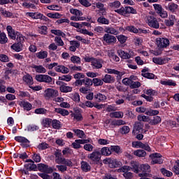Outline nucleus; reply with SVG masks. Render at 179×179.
I'll use <instances>...</instances> for the list:
<instances>
[{
	"label": "nucleus",
	"instance_id": "8",
	"mask_svg": "<svg viewBox=\"0 0 179 179\" xmlns=\"http://www.w3.org/2000/svg\"><path fill=\"white\" fill-rule=\"evenodd\" d=\"M150 157L152 159V164H163V159H162V155L159 153L151 154Z\"/></svg>",
	"mask_w": 179,
	"mask_h": 179
},
{
	"label": "nucleus",
	"instance_id": "22",
	"mask_svg": "<svg viewBox=\"0 0 179 179\" xmlns=\"http://www.w3.org/2000/svg\"><path fill=\"white\" fill-rule=\"evenodd\" d=\"M106 71L108 73H113L114 75H117V79H121V78H122V76L124 75V73L118 71L115 69H107Z\"/></svg>",
	"mask_w": 179,
	"mask_h": 179
},
{
	"label": "nucleus",
	"instance_id": "34",
	"mask_svg": "<svg viewBox=\"0 0 179 179\" xmlns=\"http://www.w3.org/2000/svg\"><path fill=\"white\" fill-rule=\"evenodd\" d=\"M59 90L62 93H69V92H72V87L62 85L59 87Z\"/></svg>",
	"mask_w": 179,
	"mask_h": 179
},
{
	"label": "nucleus",
	"instance_id": "47",
	"mask_svg": "<svg viewBox=\"0 0 179 179\" xmlns=\"http://www.w3.org/2000/svg\"><path fill=\"white\" fill-rule=\"evenodd\" d=\"M70 13H72V15H75L76 16H77L78 17H81L80 16L83 15V13L78 9L71 8V9H70Z\"/></svg>",
	"mask_w": 179,
	"mask_h": 179
},
{
	"label": "nucleus",
	"instance_id": "6",
	"mask_svg": "<svg viewBox=\"0 0 179 179\" xmlns=\"http://www.w3.org/2000/svg\"><path fill=\"white\" fill-rule=\"evenodd\" d=\"M38 170L42 173H45L46 174H51L54 172V169H52V167H50L48 165L43 163L38 164Z\"/></svg>",
	"mask_w": 179,
	"mask_h": 179
},
{
	"label": "nucleus",
	"instance_id": "63",
	"mask_svg": "<svg viewBox=\"0 0 179 179\" xmlns=\"http://www.w3.org/2000/svg\"><path fill=\"white\" fill-rule=\"evenodd\" d=\"M145 114L147 115H150V116L157 115L159 114V110H154L150 109L148 111L145 112Z\"/></svg>",
	"mask_w": 179,
	"mask_h": 179
},
{
	"label": "nucleus",
	"instance_id": "57",
	"mask_svg": "<svg viewBox=\"0 0 179 179\" xmlns=\"http://www.w3.org/2000/svg\"><path fill=\"white\" fill-rule=\"evenodd\" d=\"M125 121L122 120H117L116 121L112 122V125H114L115 127H118L120 125H125Z\"/></svg>",
	"mask_w": 179,
	"mask_h": 179
},
{
	"label": "nucleus",
	"instance_id": "17",
	"mask_svg": "<svg viewBox=\"0 0 179 179\" xmlns=\"http://www.w3.org/2000/svg\"><path fill=\"white\" fill-rule=\"evenodd\" d=\"M169 59L167 57L162 58V57H154L152 58V62L156 65H164V64H167Z\"/></svg>",
	"mask_w": 179,
	"mask_h": 179
},
{
	"label": "nucleus",
	"instance_id": "42",
	"mask_svg": "<svg viewBox=\"0 0 179 179\" xmlns=\"http://www.w3.org/2000/svg\"><path fill=\"white\" fill-rule=\"evenodd\" d=\"M21 106H23L24 110H27V111H30V110H31V103L27 101H22Z\"/></svg>",
	"mask_w": 179,
	"mask_h": 179
},
{
	"label": "nucleus",
	"instance_id": "11",
	"mask_svg": "<svg viewBox=\"0 0 179 179\" xmlns=\"http://www.w3.org/2000/svg\"><path fill=\"white\" fill-rule=\"evenodd\" d=\"M55 163L57 164H62L65 162V158L62 157V152L61 150H56L55 151Z\"/></svg>",
	"mask_w": 179,
	"mask_h": 179
},
{
	"label": "nucleus",
	"instance_id": "53",
	"mask_svg": "<svg viewBox=\"0 0 179 179\" xmlns=\"http://www.w3.org/2000/svg\"><path fill=\"white\" fill-rule=\"evenodd\" d=\"M117 38L120 44H124V43H126L128 37H127L124 35H119L117 36Z\"/></svg>",
	"mask_w": 179,
	"mask_h": 179
},
{
	"label": "nucleus",
	"instance_id": "15",
	"mask_svg": "<svg viewBox=\"0 0 179 179\" xmlns=\"http://www.w3.org/2000/svg\"><path fill=\"white\" fill-rule=\"evenodd\" d=\"M133 146L136 148V146H138V148H141V149H144L145 150H147V152H151L150 147L148 144H144L141 141H136L132 143Z\"/></svg>",
	"mask_w": 179,
	"mask_h": 179
},
{
	"label": "nucleus",
	"instance_id": "26",
	"mask_svg": "<svg viewBox=\"0 0 179 179\" xmlns=\"http://www.w3.org/2000/svg\"><path fill=\"white\" fill-rule=\"evenodd\" d=\"M105 33H107L106 34H113L114 36H117V34H118V31L115 28H113V27H106L105 28Z\"/></svg>",
	"mask_w": 179,
	"mask_h": 179
},
{
	"label": "nucleus",
	"instance_id": "3",
	"mask_svg": "<svg viewBox=\"0 0 179 179\" xmlns=\"http://www.w3.org/2000/svg\"><path fill=\"white\" fill-rule=\"evenodd\" d=\"M140 169L142 173H138V177H152V174L149 173L151 171L149 164L140 165Z\"/></svg>",
	"mask_w": 179,
	"mask_h": 179
},
{
	"label": "nucleus",
	"instance_id": "7",
	"mask_svg": "<svg viewBox=\"0 0 179 179\" xmlns=\"http://www.w3.org/2000/svg\"><path fill=\"white\" fill-rule=\"evenodd\" d=\"M148 24L150 27H152V29H159L160 27V24L159 23V21H157V19L153 16H150L148 18Z\"/></svg>",
	"mask_w": 179,
	"mask_h": 179
},
{
	"label": "nucleus",
	"instance_id": "10",
	"mask_svg": "<svg viewBox=\"0 0 179 179\" xmlns=\"http://www.w3.org/2000/svg\"><path fill=\"white\" fill-rule=\"evenodd\" d=\"M103 40L109 45L117 42V38L110 34H105L103 36Z\"/></svg>",
	"mask_w": 179,
	"mask_h": 179
},
{
	"label": "nucleus",
	"instance_id": "4",
	"mask_svg": "<svg viewBox=\"0 0 179 179\" xmlns=\"http://www.w3.org/2000/svg\"><path fill=\"white\" fill-rule=\"evenodd\" d=\"M157 45L159 48H167L170 45V40L166 38H157Z\"/></svg>",
	"mask_w": 179,
	"mask_h": 179
},
{
	"label": "nucleus",
	"instance_id": "48",
	"mask_svg": "<svg viewBox=\"0 0 179 179\" xmlns=\"http://www.w3.org/2000/svg\"><path fill=\"white\" fill-rule=\"evenodd\" d=\"M8 43V38L6 37V34L2 32L0 35V44H6Z\"/></svg>",
	"mask_w": 179,
	"mask_h": 179
},
{
	"label": "nucleus",
	"instance_id": "59",
	"mask_svg": "<svg viewBox=\"0 0 179 179\" xmlns=\"http://www.w3.org/2000/svg\"><path fill=\"white\" fill-rule=\"evenodd\" d=\"M51 119L49 118H45V120H43V125L45 127V128H48L50 125H51Z\"/></svg>",
	"mask_w": 179,
	"mask_h": 179
},
{
	"label": "nucleus",
	"instance_id": "13",
	"mask_svg": "<svg viewBox=\"0 0 179 179\" xmlns=\"http://www.w3.org/2000/svg\"><path fill=\"white\" fill-rule=\"evenodd\" d=\"M154 8L157 12V13H158V15H159V16H161V17H167L168 15H167V12L163 10V8L162 7V6L160 4H154Z\"/></svg>",
	"mask_w": 179,
	"mask_h": 179
},
{
	"label": "nucleus",
	"instance_id": "46",
	"mask_svg": "<svg viewBox=\"0 0 179 179\" xmlns=\"http://www.w3.org/2000/svg\"><path fill=\"white\" fill-rule=\"evenodd\" d=\"M11 48L15 51H17V52H19L20 51H22V43H14L12 45Z\"/></svg>",
	"mask_w": 179,
	"mask_h": 179
},
{
	"label": "nucleus",
	"instance_id": "50",
	"mask_svg": "<svg viewBox=\"0 0 179 179\" xmlns=\"http://www.w3.org/2000/svg\"><path fill=\"white\" fill-rule=\"evenodd\" d=\"M159 122H162V118L159 116H155L154 119L151 120L150 124L151 125H157Z\"/></svg>",
	"mask_w": 179,
	"mask_h": 179
},
{
	"label": "nucleus",
	"instance_id": "61",
	"mask_svg": "<svg viewBox=\"0 0 179 179\" xmlns=\"http://www.w3.org/2000/svg\"><path fill=\"white\" fill-rule=\"evenodd\" d=\"M71 61L73 64H80V57L78 56H73L71 57Z\"/></svg>",
	"mask_w": 179,
	"mask_h": 179
},
{
	"label": "nucleus",
	"instance_id": "58",
	"mask_svg": "<svg viewBox=\"0 0 179 179\" xmlns=\"http://www.w3.org/2000/svg\"><path fill=\"white\" fill-rule=\"evenodd\" d=\"M162 85H164L165 86H177V84L174 83L172 80H169L167 81H163L162 83Z\"/></svg>",
	"mask_w": 179,
	"mask_h": 179
},
{
	"label": "nucleus",
	"instance_id": "49",
	"mask_svg": "<svg viewBox=\"0 0 179 179\" xmlns=\"http://www.w3.org/2000/svg\"><path fill=\"white\" fill-rule=\"evenodd\" d=\"M118 173H127L131 171V166H123L117 170Z\"/></svg>",
	"mask_w": 179,
	"mask_h": 179
},
{
	"label": "nucleus",
	"instance_id": "14",
	"mask_svg": "<svg viewBox=\"0 0 179 179\" xmlns=\"http://www.w3.org/2000/svg\"><path fill=\"white\" fill-rule=\"evenodd\" d=\"M89 142H90L89 139L76 140L75 142L72 143V146L74 149H80V145H84V143H89Z\"/></svg>",
	"mask_w": 179,
	"mask_h": 179
},
{
	"label": "nucleus",
	"instance_id": "39",
	"mask_svg": "<svg viewBox=\"0 0 179 179\" xmlns=\"http://www.w3.org/2000/svg\"><path fill=\"white\" fill-rule=\"evenodd\" d=\"M94 99L98 101H104V100H107V96L101 93H98L94 95Z\"/></svg>",
	"mask_w": 179,
	"mask_h": 179
},
{
	"label": "nucleus",
	"instance_id": "44",
	"mask_svg": "<svg viewBox=\"0 0 179 179\" xmlns=\"http://www.w3.org/2000/svg\"><path fill=\"white\" fill-rule=\"evenodd\" d=\"M73 131L78 138H86L84 131L80 129H73Z\"/></svg>",
	"mask_w": 179,
	"mask_h": 179
},
{
	"label": "nucleus",
	"instance_id": "29",
	"mask_svg": "<svg viewBox=\"0 0 179 179\" xmlns=\"http://www.w3.org/2000/svg\"><path fill=\"white\" fill-rule=\"evenodd\" d=\"M32 68H34V69L36 70V72H37V73H45V72H47V70L45 69V68H44L41 65H39V66L34 65Z\"/></svg>",
	"mask_w": 179,
	"mask_h": 179
},
{
	"label": "nucleus",
	"instance_id": "52",
	"mask_svg": "<svg viewBox=\"0 0 179 179\" xmlns=\"http://www.w3.org/2000/svg\"><path fill=\"white\" fill-rule=\"evenodd\" d=\"M130 89H138V87H141V83L139 81H132L130 84Z\"/></svg>",
	"mask_w": 179,
	"mask_h": 179
},
{
	"label": "nucleus",
	"instance_id": "56",
	"mask_svg": "<svg viewBox=\"0 0 179 179\" xmlns=\"http://www.w3.org/2000/svg\"><path fill=\"white\" fill-rule=\"evenodd\" d=\"M51 33L55 34V36H61L62 37H65V34L61 30L52 29Z\"/></svg>",
	"mask_w": 179,
	"mask_h": 179
},
{
	"label": "nucleus",
	"instance_id": "36",
	"mask_svg": "<svg viewBox=\"0 0 179 179\" xmlns=\"http://www.w3.org/2000/svg\"><path fill=\"white\" fill-rule=\"evenodd\" d=\"M97 22L100 24H110V20L104 17L103 16L98 17Z\"/></svg>",
	"mask_w": 179,
	"mask_h": 179
},
{
	"label": "nucleus",
	"instance_id": "37",
	"mask_svg": "<svg viewBox=\"0 0 179 179\" xmlns=\"http://www.w3.org/2000/svg\"><path fill=\"white\" fill-rule=\"evenodd\" d=\"M72 117H73L74 120H76V121H82V120H83L82 113L79 112V110H76V113H73Z\"/></svg>",
	"mask_w": 179,
	"mask_h": 179
},
{
	"label": "nucleus",
	"instance_id": "24",
	"mask_svg": "<svg viewBox=\"0 0 179 179\" xmlns=\"http://www.w3.org/2000/svg\"><path fill=\"white\" fill-rule=\"evenodd\" d=\"M23 80L28 85V86H31L33 85V77L30 74H26L23 76Z\"/></svg>",
	"mask_w": 179,
	"mask_h": 179
},
{
	"label": "nucleus",
	"instance_id": "45",
	"mask_svg": "<svg viewBox=\"0 0 179 179\" xmlns=\"http://www.w3.org/2000/svg\"><path fill=\"white\" fill-rule=\"evenodd\" d=\"M51 122L54 129H59L61 128V122H59V120H53Z\"/></svg>",
	"mask_w": 179,
	"mask_h": 179
},
{
	"label": "nucleus",
	"instance_id": "31",
	"mask_svg": "<svg viewBox=\"0 0 179 179\" xmlns=\"http://www.w3.org/2000/svg\"><path fill=\"white\" fill-rule=\"evenodd\" d=\"M48 56V52L47 51H41L37 53H36V58H38V59H44L45 58H47Z\"/></svg>",
	"mask_w": 179,
	"mask_h": 179
},
{
	"label": "nucleus",
	"instance_id": "18",
	"mask_svg": "<svg viewBox=\"0 0 179 179\" xmlns=\"http://www.w3.org/2000/svg\"><path fill=\"white\" fill-rule=\"evenodd\" d=\"M176 22V15H171L169 17V19L165 20L164 23L168 27H171L174 26Z\"/></svg>",
	"mask_w": 179,
	"mask_h": 179
},
{
	"label": "nucleus",
	"instance_id": "54",
	"mask_svg": "<svg viewBox=\"0 0 179 179\" xmlns=\"http://www.w3.org/2000/svg\"><path fill=\"white\" fill-rule=\"evenodd\" d=\"M50 148V145L47 143H41L38 145V149L41 150H45V149H48Z\"/></svg>",
	"mask_w": 179,
	"mask_h": 179
},
{
	"label": "nucleus",
	"instance_id": "30",
	"mask_svg": "<svg viewBox=\"0 0 179 179\" xmlns=\"http://www.w3.org/2000/svg\"><path fill=\"white\" fill-rule=\"evenodd\" d=\"M24 167L26 170H29V171H36V170H37V165L34 163L26 164Z\"/></svg>",
	"mask_w": 179,
	"mask_h": 179
},
{
	"label": "nucleus",
	"instance_id": "23",
	"mask_svg": "<svg viewBox=\"0 0 179 179\" xmlns=\"http://www.w3.org/2000/svg\"><path fill=\"white\" fill-rule=\"evenodd\" d=\"M56 72H61L62 73H69V69L65 66H57L55 67Z\"/></svg>",
	"mask_w": 179,
	"mask_h": 179
},
{
	"label": "nucleus",
	"instance_id": "20",
	"mask_svg": "<svg viewBox=\"0 0 179 179\" xmlns=\"http://www.w3.org/2000/svg\"><path fill=\"white\" fill-rule=\"evenodd\" d=\"M117 54L122 59H129V58H131V55H129V53L122 50H117Z\"/></svg>",
	"mask_w": 179,
	"mask_h": 179
},
{
	"label": "nucleus",
	"instance_id": "60",
	"mask_svg": "<svg viewBox=\"0 0 179 179\" xmlns=\"http://www.w3.org/2000/svg\"><path fill=\"white\" fill-rule=\"evenodd\" d=\"M125 13H133L136 14V10L134 9L132 7H124Z\"/></svg>",
	"mask_w": 179,
	"mask_h": 179
},
{
	"label": "nucleus",
	"instance_id": "12",
	"mask_svg": "<svg viewBox=\"0 0 179 179\" xmlns=\"http://www.w3.org/2000/svg\"><path fill=\"white\" fill-rule=\"evenodd\" d=\"M103 59L94 58L91 65L94 69H101L103 68Z\"/></svg>",
	"mask_w": 179,
	"mask_h": 179
},
{
	"label": "nucleus",
	"instance_id": "25",
	"mask_svg": "<svg viewBox=\"0 0 179 179\" xmlns=\"http://www.w3.org/2000/svg\"><path fill=\"white\" fill-rule=\"evenodd\" d=\"M55 113H57V114H60L63 117H65L66 115H69V112L68 111V110L62 109L61 108H55Z\"/></svg>",
	"mask_w": 179,
	"mask_h": 179
},
{
	"label": "nucleus",
	"instance_id": "19",
	"mask_svg": "<svg viewBox=\"0 0 179 179\" xmlns=\"http://www.w3.org/2000/svg\"><path fill=\"white\" fill-rule=\"evenodd\" d=\"M102 80L104 83H114V82H115V78L111 75L106 74L102 78Z\"/></svg>",
	"mask_w": 179,
	"mask_h": 179
},
{
	"label": "nucleus",
	"instance_id": "27",
	"mask_svg": "<svg viewBox=\"0 0 179 179\" xmlns=\"http://www.w3.org/2000/svg\"><path fill=\"white\" fill-rule=\"evenodd\" d=\"M7 31L9 37L11 38L12 40H15L16 38L17 34L15 33V30H13L10 26L7 27Z\"/></svg>",
	"mask_w": 179,
	"mask_h": 179
},
{
	"label": "nucleus",
	"instance_id": "35",
	"mask_svg": "<svg viewBox=\"0 0 179 179\" xmlns=\"http://www.w3.org/2000/svg\"><path fill=\"white\" fill-rule=\"evenodd\" d=\"M92 85H94V86H103V85H104V81H103V80L96 78H93L92 79Z\"/></svg>",
	"mask_w": 179,
	"mask_h": 179
},
{
	"label": "nucleus",
	"instance_id": "43",
	"mask_svg": "<svg viewBox=\"0 0 179 179\" xmlns=\"http://www.w3.org/2000/svg\"><path fill=\"white\" fill-rule=\"evenodd\" d=\"M15 140L20 143H29L30 141L23 136H15Z\"/></svg>",
	"mask_w": 179,
	"mask_h": 179
},
{
	"label": "nucleus",
	"instance_id": "21",
	"mask_svg": "<svg viewBox=\"0 0 179 179\" xmlns=\"http://www.w3.org/2000/svg\"><path fill=\"white\" fill-rule=\"evenodd\" d=\"M143 128V124H142L141 122H137L135 123L134 129H133V134H136V132H140L141 129Z\"/></svg>",
	"mask_w": 179,
	"mask_h": 179
},
{
	"label": "nucleus",
	"instance_id": "55",
	"mask_svg": "<svg viewBox=\"0 0 179 179\" xmlns=\"http://www.w3.org/2000/svg\"><path fill=\"white\" fill-rule=\"evenodd\" d=\"M69 69L71 71V72H75L76 71H82V66H72V65H69L68 66Z\"/></svg>",
	"mask_w": 179,
	"mask_h": 179
},
{
	"label": "nucleus",
	"instance_id": "40",
	"mask_svg": "<svg viewBox=\"0 0 179 179\" xmlns=\"http://www.w3.org/2000/svg\"><path fill=\"white\" fill-rule=\"evenodd\" d=\"M103 162H106V163H108L110 167H111L112 169L117 167V160L115 159H112L109 158L103 160Z\"/></svg>",
	"mask_w": 179,
	"mask_h": 179
},
{
	"label": "nucleus",
	"instance_id": "9",
	"mask_svg": "<svg viewBox=\"0 0 179 179\" xmlns=\"http://www.w3.org/2000/svg\"><path fill=\"white\" fill-rule=\"evenodd\" d=\"M44 97L51 99L58 96V91L52 88H48L44 92Z\"/></svg>",
	"mask_w": 179,
	"mask_h": 179
},
{
	"label": "nucleus",
	"instance_id": "2",
	"mask_svg": "<svg viewBox=\"0 0 179 179\" xmlns=\"http://www.w3.org/2000/svg\"><path fill=\"white\" fill-rule=\"evenodd\" d=\"M83 85H84L85 87H90V86L93 85V81L87 77H84L83 79L76 80L74 83L75 86H82Z\"/></svg>",
	"mask_w": 179,
	"mask_h": 179
},
{
	"label": "nucleus",
	"instance_id": "32",
	"mask_svg": "<svg viewBox=\"0 0 179 179\" xmlns=\"http://www.w3.org/2000/svg\"><path fill=\"white\" fill-rule=\"evenodd\" d=\"M110 156L111 155V149L108 147H103L101 149V156Z\"/></svg>",
	"mask_w": 179,
	"mask_h": 179
},
{
	"label": "nucleus",
	"instance_id": "1",
	"mask_svg": "<svg viewBox=\"0 0 179 179\" xmlns=\"http://www.w3.org/2000/svg\"><path fill=\"white\" fill-rule=\"evenodd\" d=\"M87 157L94 164H97L101 159V152L100 150H95L92 153L89 154Z\"/></svg>",
	"mask_w": 179,
	"mask_h": 179
},
{
	"label": "nucleus",
	"instance_id": "38",
	"mask_svg": "<svg viewBox=\"0 0 179 179\" xmlns=\"http://www.w3.org/2000/svg\"><path fill=\"white\" fill-rule=\"evenodd\" d=\"M134 155L138 157H145L146 152L143 150H137L134 152Z\"/></svg>",
	"mask_w": 179,
	"mask_h": 179
},
{
	"label": "nucleus",
	"instance_id": "64",
	"mask_svg": "<svg viewBox=\"0 0 179 179\" xmlns=\"http://www.w3.org/2000/svg\"><path fill=\"white\" fill-rule=\"evenodd\" d=\"M176 165H175L173 168V171L176 173L177 175L179 174V160L176 162Z\"/></svg>",
	"mask_w": 179,
	"mask_h": 179
},
{
	"label": "nucleus",
	"instance_id": "51",
	"mask_svg": "<svg viewBox=\"0 0 179 179\" xmlns=\"http://www.w3.org/2000/svg\"><path fill=\"white\" fill-rule=\"evenodd\" d=\"M129 131H131V129H129V127L123 126L120 129V134H122V135H127V134H129Z\"/></svg>",
	"mask_w": 179,
	"mask_h": 179
},
{
	"label": "nucleus",
	"instance_id": "28",
	"mask_svg": "<svg viewBox=\"0 0 179 179\" xmlns=\"http://www.w3.org/2000/svg\"><path fill=\"white\" fill-rule=\"evenodd\" d=\"M110 118H122L124 117V113L122 111L113 112L109 114Z\"/></svg>",
	"mask_w": 179,
	"mask_h": 179
},
{
	"label": "nucleus",
	"instance_id": "5",
	"mask_svg": "<svg viewBox=\"0 0 179 179\" xmlns=\"http://www.w3.org/2000/svg\"><path fill=\"white\" fill-rule=\"evenodd\" d=\"M36 80L37 82L44 83H51L52 82V78L48 75L38 74L36 76Z\"/></svg>",
	"mask_w": 179,
	"mask_h": 179
},
{
	"label": "nucleus",
	"instance_id": "62",
	"mask_svg": "<svg viewBox=\"0 0 179 179\" xmlns=\"http://www.w3.org/2000/svg\"><path fill=\"white\" fill-rule=\"evenodd\" d=\"M55 43H57V45H60L61 47L64 45V41H62V39L59 36H56L55 38Z\"/></svg>",
	"mask_w": 179,
	"mask_h": 179
},
{
	"label": "nucleus",
	"instance_id": "33",
	"mask_svg": "<svg viewBox=\"0 0 179 179\" xmlns=\"http://www.w3.org/2000/svg\"><path fill=\"white\" fill-rule=\"evenodd\" d=\"M81 169L83 171H85V173H87V171H90L91 167L89 163L83 161L81 162Z\"/></svg>",
	"mask_w": 179,
	"mask_h": 179
},
{
	"label": "nucleus",
	"instance_id": "16",
	"mask_svg": "<svg viewBox=\"0 0 179 179\" xmlns=\"http://www.w3.org/2000/svg\"><path fill=\"white\" fill-rule=\"evenodd\" d=\"M130 170H132L136 174H139V162L135 161H131L130 162Z\"/></svg>",
	"mask_w": 179,
	"mask_h": 179
},
{
	"label": "nucleus",
	"instance_id": "41",
	"mask_svg": "<svg viewBox=\"0 0 179 179\" xmlns=\"http://www.w3.org/2000/svg\"><path fill=\"white\" fill-rule=\"evenodd\" d=\"M166 9H169L170 12H176L178 9V5L174 3H170L166 7Z\"/></svg>",
	"mask_w": 179,
	"mask_h": 179
}]
</instances>
